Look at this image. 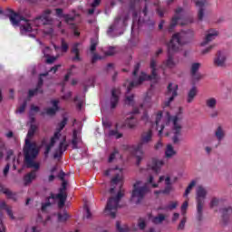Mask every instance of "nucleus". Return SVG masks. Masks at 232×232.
<instances>
[{
  "instance_id": "f8f14e48",
  "label": "nucleus",
  "mask_w": 232,
  "mask_h": 232,
  "mask_svg": "<svg viewBox=\"0 0 232 232\" xmlns=\"http://www.w3.org/2000/svg\"><path fill=\"white\" fill-rule=\"evenodd\" d=\"M50 198H52L53 200H55L56 198H58V200L62 202H66V198H68V196L66 195V193L63 192V190H59V193L56 195L53 193H51V196L47 198V201L42 204L43 212L46 211V208L52 206V203L50 202Z\"/></svg>"
},
{
  "instance_id": "b1692460",
  "label": "nucleus",
  "mask_w": 232,
  "mask_h": 232,
  "mask_svg": "<svg viewBox=\"0 0 232 232\" xmlns=\"http://www.w3.org/2000/svg\"><path fill=\"white\" fill-rule=\"evenodd\" d=\"M162 166H164L163 160H157V159L152 160V167H151L152 171L159 173Z\"/></svg>"
},
{
  "instance_id": "f3484780",
  "label": "nucleus",
  "mask_w": 232,
  "mask_h": 232,
  "mask_svg": "<svg viewBox=\"0 0 232 232\" xmlns=\"http://www.w3.org/2000/svg\"><path fill=\"white\" fill-rule=\"evenodd\" d=\"M68 150V144H66V137L60 142L58 150L55 151L53 157L54 159H59Z\"/></svg>"
},
{
  "instance_id": "393cba45",
  "label": "nucleus",
  "mask_w": 232,
  "mask_h": 232,
  "mask_svg": "<svg viewBox=\"0 0 232 232\" xmlns=\"http://www.w3.org/2000/svg\"><path fill=\"white\" fill-rule=\"evenodd\" d=\"M220 212L222 213V219L224 224H227V220H229V216L232 215V208L230 207L224 208L220 209Z\"/></svg>"
},
{
  "instance_id": "774afa93",
  "label": "nucleus",
  "mask_w": 232,
  "mask_h": 232,
  "mask_svg": "<svg viewBox=\"0 0 232 232\" xmlns=\"http://www.w3.org/2000/svg\"><path fill=\"white\" fill-rule=\"evenodd\" d=\"M61 64H56L52 67L49 72H53V73H57V71L59 70V68H61Z\"/></svg>"
},
{
  "instance_id": "72a5a7b5",
  "label": "nucleus",
  "mask_w": 232,
  "mask_h": 232,
  "mask_svg": "<svg viewBox=\"0 0 232 232\" xmlns=\"http://www.w3.org/2000/svg\"><path fill=\"white\" fill-rule=\"evenodd\" d=\"M55 113H57V109H53V108H46L45 109V112L44 111H42L40 113V115L42 117H44V115H50L51 117L55 115Z\"/></svg>"
},
{
  "instance_id": "de8ad7c7",
  "label": "nucleus",
  "mask_w": 232,
  "mask_h": 232,
  "mask_svg": "<svg viewBox=\"0 0 232 232\" xmlns=\"http://www.w3.org/2000/svg\"><path fill=\"white\" fill-rule=\"evenodd\" d=\"M117 155H119V150L114 149L113 151L109 156L108 162H110V163L113 162V160H115V157H117Z\"/></svg>"
},
{
  "instance_id": "cd10ccee",
  "label": "nucleus",
  "mask_w": 232,
  "mask_h": 232,
  "mask_svg": "<svg viewBox=\"0 0 232 232\" xmlns=\"http://www.w3.org/2000/svg\"><path fill=\"white\" fill-rule=\"evenodd\" d=\"M0 191L6 195L7 198H11L12 200H16L15 193L12 192L10 189L5 188V186L0 185Z\"/></svg>"
},
{
  "instance_id": "a19ab883",
  "label": "nucleus",
  "mask_w": 232,
  "mask_h": 232,
  "mask_svg": "<svg viewBox=\"0 0 232 232\" xmlns=\"http://www.w3.org/2000/svg\"><path fill=\"white\" fill-rule=\"evenodd\" d=\"M46 75H48V73L40 74V77L38 79V82L36 84V88H38V90H43V84H44V81L43 80V77H46Z\"/></svg>"
},
{
  "instance_id": "c756f323",
  "label": "nucleus",
  "mask_w": 232,
  "mask_h": 232,
  "mask_svg": "<svg viewBox=\"0 0 232 232\" xmlns=\"http://www.w3.org/2000/svg\"><path fill=\"white\" fill-rule=\"evenodd\" d=\"M50 50V47H45V49L43 51V53L44 57H46V63L47 64H53L55 63V60L57 59V56H50L49 54H46V52Z\"/></svg>"
},
{
  "instance_id": "412c9836",
  "label": "nucleus",
  "mask_w": 232,
  "mask_h": 232,
  "mask_svg": "<svg viewBox=\"0 0 232 232\" xmlns=\"http://www.w3.org/2000/svg\"><path fill=\"white\" fill-rule=\"evenodd\" d=\"M217 35H218V33L213 29L209 31V33L206 35L204 42L201 43V46H206L208 43H211Z\"/></svg>"
},
{
  "instance_id": "ddd939ff",
  "label": "nucleus",
  "mask_w": 232,
  "mask_h": 232,
  "mask_svg": "<svg viewBox=\"0 0 232 232\" xmlns=\"http://www.w3.org/2000/svg\"><path fill=\"white\" fill-rule=\"evenodd\" d=\"M226 61H227L226 53L222 51H218L214 57L213 64L218 68H224V66H226Z\"/></svg>"
},
{
  "instance_id": "a211bd4d",
  "label": "nucleus",
  "mask_w": 232,
  "mask_h": 232,
  "mask_svg": "<svg viewBox=\"0 0 232 232\" xmlns=\"http://www.w3.org/2000/svg\"><path fill=\"white\" fill-rule=\"evenodd\" d=\"M207 0H198L195 2L196 6L199 8L198 12V21H203L204 19V6H206Z\"/></svg>"
},
{
  "instance_id": "ea45409f",
  "label": "nucleus",
  "mask_w": 232,
  "mask_h": 232,
  "mask_svg": "<svg viewBox=\"0 0 232 232\" xmlns=\"http://www.w3.org/2000/svg\"><path fill=\"white\" fill-rule=\"evenodd\" d=\"M109 136L115 137L116 139H121L122 133H120L119 130H117V124H116V130H111L109 131Z\"/></svg>"
},
{
  "instance_id": "4be33fe9",
  "label": "nucleus",
  "mask_w": 232,
  "mask_h": 232,
  "mask_svg": "<svg viewBox=\"0 0 232 232\" xmlns=\"http://www.w3.org/2000/svg\"><path fill=\"white\" fill-rule=\"evenodd\" d=\"M79 46H81V44L75 43L72 45V48L71 50V53L74 54V57H72V61H82L81 59V51L79 50Z\"/></svg>"
},
{
  "instance_id": "13d9d810",
  "label": "nucleus",
  "mask_w": 232,
  "mask_h": 232,
  "mask_svg": "<svg viewBox=\"0 0 232 232\" xmlns=\"http://www.w3.org/2000/svg\"><path fill=\"white\" fill-rule=\"evenodd\" d=\"M5 211H6L7 215H8V217H10V218L12 220L15 219V217H14V212L12 211V208H10V207L5 208Z\"/></svg>"
},
{
  "instance_id": "338daca9",
  "label": "nucleus",
  "mask_w": 232,
  "mask_h": 232,
  "mask_svg": "<svg viewBox=\"0 0 232 232\" xmlns=\"http://www.w3.org/2000/svg\"><path fill=\"white\" fill-rule=\"evenodd\" d=\"M105 55L107 56H111V55H115V48L111 47L106 53Z\"/></svg>"
},
{
  "instance_id": "a18cd8bd",
  "label": "nucleus",
  "mask_w": 232,
  "mask_h": 232,
  "mask_svg": "<svg viewBox=\"0 0 232 232\" xmlns=\"http://www.w3.org/2000/svg\"><path fill=\"white\" fill-rule=\"evenodd\" d=\"M26 106H28V102L24 101L23 104H21L16 110V113H24V110H26Z\"/></svg>"
},
{
  "instance_id": "2eb2a0df",
  "label": "nucleus",
  "mask_w": 232,
  "mask_h": 232,
  "mask_svg": "<svg viewBox=\"0 0 232 232\" xmlns=\"http://www.w3.org/2000/svg\"><path fill=\"white\" fill-rule=\"evenodd\" d=\"M137 113H139V109H134L132 113L130 114V117H127V119L125 120V124L128 128H130V130L135 128V126H137L139 121L136 119L135 115H137Z\"/></svg>"
},
{
  "instance_id": "79ce46f5",
  "label": "nucleus",
  "mask_w": 232,
  "mask_h": 232,
  "mask_svg": "<svg viewBox=\"0 0 232 232\" xmlns=\"http://www.w3.org/2000/svg\"><path fill=\"white\" fill-rule=\"evenodd\" d=\"M70 218V215L67 212L58 213V221L66 222Z\"/></svg>"
},
{
  "instance_id": "aec40b11",
  "label": "nucleus",
  "mask_w": 232,
  "mask_h": 232,
  "mask_svg": "<svg viewBox=\"0 0 232 232\" xmlns=\"http://www.w3.org/2000/svg\"><path fill=\"white\" fill-rule=\"evenodd\" d=\"M37 170H32L31 172L27 173L24 177V186H28V184H32V181L35 180V179H37Z\"/></svg>"
},
{
  "instance_id": "e433bc0d",
  "label": "nucleus",
  "mask_w": 232,
  "mask_h": 232,
  "mask_svg": "<svg viewBox=\"0 0 232 232\" xmlns=\"http://www.w3.org/2000/svg\"><path fill=\"white\" fill-rule=\"evenodd\" d=\"M35 131H37V126L36 125H31L30 129L27 132V138L26 139H32V137H34L35 135Z\"/></svg>"
},
{
  "instance_id": "5fc2aeb1",
  "label": "nucleus",
  "mask_w": 232,
  "mask_h": 232,
  "mask_svg": "<svg viewBox=\"0 0 232 232\" xmlns=\"http://www.w3.org/2000/svg\"><path fill=\"white\" fill-rule=\"evenodd\" d=\"M71 24V30H73V34L75 37H79L81 35V33L77 30V25L75 24Z\"/></svg>"
},
{
  "instance_id": "2f4dec72",
  "label": "nucleus",
  "mask_w": 232,
  "mask_h": 232,
  "mask_svg": "<svg viewBox=\"0 0 232 232\" xmlns=\"http://www.w3.org/2000/svg\"><path fill=\"white\" fill-rule=\"evenodd\" d=\"M206 106L209 110H215L217 108V100L213 97L207 99Z\"/></svg>"
},
{
  "instance_id": "6e6d98bb",
  "label": "nucleus",
  "mask_w": 232,
  "mask_h": 232,
  "mask_svg": "<svg viewBox=\"0 0 232 232\" xmlns=\"http://www.w3.org/2000/svg\"><path fill=\"white\" fill-rule=\"evenodd\" d=\"M116 229H117V231H119V232H128V227H121V222H120V221H117V222H116Z\"/></svg>"
},
{
  "instance_id": "9d476101",
  "label": "nucleus",
  "mask_w": 232,
  "mask_h": 232,
  "mask_svg": "<svg viewBox=\"0 0 232 232\" xmlns=\"http://www.w3.org/2000/svg\"><path fill=\"white\" fill-rule=\"evenodd\" d=\"M168 47V56L167 60L162 63L161 68L164 66L165 68H169L170 70L177 66V62L173 59V53L179 52L176 46H173L171 44L167 45Z\"/></svg>"
},
{
  "instance_id": "680f3d73",
  "label": "nucleus",
  "mask_w": 232,
  "mask_h": 232,
  "mask_svg": "<svg viewBox=\"0 0 232 232\" xmlns=\"http://www.w3.org/2000/svg\"><path fill=\"white\" fill-rule=\"evenodd\" d=\"M218 202H219L218 198H213L210 202V208H215V207L218 206Z\"/></svg>"
},
{
  "instance_id": "1a4fd4ad",
  "label": "nucleus",
  "mask_w": 232,
  "mask_h": 232,
  "mask_svg": "<svg viewBox=\"0 0 232 232\" xmlns=\"http://www.w3.org/2000/svg\"><path fill=\"white\" fill-rule=\"evenodd\" d=\"M124 197L121 191L117 193V196L114 198H110L107 201V205L105 207V213H109L111 218H115L117 217V209L119 208V202H121V198Z\"/></svg>"
},
{
  "instance_id": "f03ea898",
  "label": "nucleus",
  "mask_w": 232,
  "mask_h": 232,
  "mask_svg": "<svg viewBox=\"0 0 232 232\" xmlns=\"http://www.w3.org/2000/svg\"><path fill=\"white\" fill-rule=\"evenodd\" d=\"M150 68L151 70V74H147L146 72H142L141 74L137 79V74L140 70V64L138 63L134 65V70L132 72V75L134 77V81L130 83L127 88V93H130L135 86H140L144 81H156L157 79V61L155 59L150 60Z\"/></svg>"
},
{
  "instance_id": "7c9ffc66",
  "label": "nucleus",
  "mask_w": 232,
  "mask_h": 232,
  "mask_svg": "<svg viewBox=\"0 0 232 232\" xmlns=\"http://www.w3.org/2000/svg\"><path fill=\"white\" fill-rule=\"evenodd\" d=\"M140 0H127V5L130 10L133 12V15H137V12H135V6L139 5Z\"/></svg>"
},
{
  "instance_id": "a878e982",
  "label": "nucleus",
  "mask_w": 232,
  "mask_h": 232,
  "mask_svg": "<svg viewBox=\"0 0 232 232\" xmlns=\"http://www.w3.org/2000/svg\"><path fill=\"white\" fill-rule=\"evenodd\" d=\"M177 155V150L173 148V145L168 144L165 150V159H173Z\"/></svg>"
},
{
  "instance_id": "49530a36",
  "label": "nucleus",
  "mask_w": 232,
  "mask_h": 232,
  "mask_svg": "<svg viewBox=\"0 0 232 232\" xmlns=\"http://www.w3.org/2000/svg\"><path fill=\"white\" fill-rule=\"evenodd\" d=\"M55 10V15L56 17H58L59 19H63L64 15H66L64 14V10H63V8H56Z\"/></svg>"
},
{
  "instance_id": "69168bd1",
  "label": "nucleus",
  "mask_w": 232,
  "mask_h": 232,
  "mask_svg": "<svg viewBox=\"0 0 232 232\" xmlns=\"http://www.w3.org/2000/svg\"><path fill=\"white\" fill-rule=\"evenodd\" d=\"M84 209L86 211V218H92V212L90 211L88 205H84Z\"/></svg>"
},
{
  "instance_id": "0eeeda50",
  "label": "nucleus",
  "mask_w": 232,
  "mask_h": 232,
  "mask_svg": "<svg viewBox=\"0 0 232 232\" xmlns=\"http://www.w3.org/2000/svg\"><path fill=\"white\" fill-rule=\"evenodd\" d=\"M208 195V191L204 187L199 186L196 191V201H197V220L200 222L202 220V210L204 209V203L206 202V197Z\"/></svg>"
},
{
  "instance_id": "0e129e2a",
  "label": "nucleus",
  "mask_w": 232,
  "mask_h": 232,
  "mask_svg": "<svg viewBox=\"0 0 232 232\" xmlns=\"http://www.w3.org/2000/svg\"><path fill=\"white\" fill-rule=\"evenodd\" d=\"M188 203L185 201L181 206V213L182 215H186V209H188Z\"/></svg>"
},
{
  "instance_id": "423d86ee",
  "label": "nucleus",
  "mask_w": 232,
  "mask_h": 232,
  "mask_svg": "<svg viewBox=\"0 0 232 232\" xmlns=\"http://www.w3.org/2000/svg\"><path fill=\"white\" fill-rule=\"evenodd\" d=\"M151 189L148 183H145L143 186H140V181H136L133 185V189L131 192V199L135 200L136 204H140L144 200L146 195L150 193Z\"/></svg>"
},
{
  "instance_id": "20e7f679",
  "label": "nucleus",
  "mask_w": 232,
  "mask_h": 232,
  "mask_svg": "<svg viewBox=\"0 0 232 232\" xmlns=\"http://www.w3.org/2000/svg\"><path fill=\"white\" fill-rule=\"evenodd\" d=\"M153 139V130H149L147 131H144L141 133L140 142L137 145H133L130 148V151L134 157H136V164L137 166L140 165V162H142V157L144 155V152L142 151V148H144V145L150 144Z\"/></svg>"
},
{
  "instance_id": "052dcab7",
  "label": "nucleus",
  "mask_w": 232,
  "mask_h": 232,
  "mask_svg": "<svg viewBox=\"0 0 232 232\" xmlns=\"http://www.w3.org/2000/svg\"><path fill=\"white\" fill-rule=\"evenodd\" d=\"M135 98V95L131 94L130 96H126L125 102H128V104H133V99Z\"/></svg>"
},
{
  "instance_id": "bf43d9fd",
  "label": "nucleus",
  "mask_w": 232,
  "mask_h": 232,
  "mask_svg": "<svg viewBox=\"0 0 232 232\" xmlns=\"http://www.w3.org/2000/svg\"><path fill=\"white\" fill-rule=\"evenodd\" d=\"M186 217H184L182 219H181V221H180V223H179V225L178 226V229L179 230V231H182V229H184V227H185V226H186Z\"/></svg>"
},
{
  "instance_id": "c03bdc74",
  "label": "nucleus",
  "mask_w": 232,
  "mask_h": 232,
  "mask_svg": "<svg viewBox=\"0 0 232 232\" xmlns=\"http://www.w3.org/2000/svg\"><path fill=\"white\" fill-rule=\"evenodd\" d=\"M97 40L92 38L91 39V46H90V50L92 53H95V50H97Z\"/></svg>"
},
{
  "instance_id": "c9c22d12",
  "label": "nucleus",
  "mask_w": 232,
  "mask_h": 232,
  "mask_svg": "<svg viewBox=\"0 0 232 232\" xmlns=\"http://www.w3.org/2000/svg\"><path fill=\"white\" fill-rule=\"evenodd\" d=\"M146 226H148L146 224V219H144V218H140L138 219V224H137V227H139V229H140V231H144L146 229Z\"/></svg>"
},
{
  "instance_id": "6ab92c4d",
  "label": "nucleus",
  "mask_w": 232,
  "mask_h": 232,
  "mask_svg": "<svg viewBox=\"0 0 232 232\" xmlns=\"http://www.w3.org/2000/svg\"><path fill=\"white\" fill-rule=\"evenodd\" d=\"M182 7H178L176 9V15L171 19L170 24L169 26V32H173V29L175 28V26H177V24H179V21H180V17L178 16L179 14H181L182 12Z\"/></svg>"
},
{
  "instance_id": "864d4df0",
  "label": "nucleus",
  "mask_w": 232,
  "mask_h": 232,
  "mask_svg": "<svg viewBox=\"0 0 232 232\" xmlns=\"http://www.w3.org/2000/svg\"><path fill=\"white\" fill-rule=\"evenodd\" d=\"M102 60V56L93 53H92V63L95 64V63H97V61H101Z\"/></svg>"
},
{
  "instance_id": "7ed1b4c3",
  "label": "nucleus",
  "mask_w": 232,
  "mask_h": 232,
  "mask_svg": "<svg viewBox=\"0 0 232 232\" xmlns=\"http://www.w3.org/2000/svg\"><path fill=\"white\" fill-rule=\"evenodd\" d=\"M24 162L27 168H34V169H39L41 165L34 161L39 155V149L37 143L33 142L30 139H25V144L24 146Z\"/></svg>"
},
{
  "instance_id": "58836bf2",
  "label": "nucleus",
  "mask_w": 232,
  "mask_h": 232,
  "mask_svg": "<svg viewBox=\"0 0 232 232\" xmlns=\"http://www.w3.org/2000/svg\"><path fill=\"white\" fill-rule=\"evenodd\" d=\"M216 137L218 140V142H220V140H222L224 139V130H222V127H218L217 130H216Z\"/></svg>"
},
{
  "instance_id": "e2e57ef3",
  "label": "nucleus",
  "mask_w": 232,
  "mask_h": 232,
  "mask_svg": "<svg viewBox=\"0 0 232 232\" xmlns=\"http://www.w3.org/2000/svg\"><path fill=\"white\" fill-rule=\"evenodd\" d=\"M121 182V176L117 174L114 178L111 179V184H119Z\"/></svg>"
},
{
  "instance_id": "3c124183",
  "label": "nucleus",
  "mask_w": 232,
  "mask_h": 232,
  "mask_svg": "<svg viewBox=\"0 0 232 232\" xmlns=\"http://www.w3.org/2000/svg\"><path fill=\"white\" fill-rule=\"evenodd\" d=\"M172 190H173V186L166 185L165 188L163 190H161V193L163 195H169V193H171Z\"/></svg>"
},
{
  "instance_id": "f704fd0d",
  "label": "nucleus",
  "mask_w": 232,
  "mask_h": 232,
  "mask_svg": "<svg viewBox=\"0 0 232 232\" xmlns=\"http://www.w3.org/2000/svg\"><path fill=\"white\" fill-rule=\"evenodd\" d=\"M164 220H166V216H164V214H160L157 217H154L152 218V223L153 224H162V222H164Z\"/></svg>"
},
{
  "instance_id": "39448f33",
  "label": "nucleus",
  "mask_w": 232,
  "mask_h": 232,
  "mask_svg": "<svg viewBox=\"0 0 232 232\" xmlns=\"http://www.w3.org/2000/svg\"><path fill=\"white\" fill-rule=\"evenodd\" d=\"M195 37V32L192 29H188L187 31H181L172 35V38L169 44L175 46L179 51L180 46L189 44L193 38Z\"/></svg>"
},
{
  "instance_id": "c85d7f7f",
  "label": "nucleus",
  "mask_w": 232,
  "mask_h": 232,
  "mask_svg": "<svg viewBox=\"0 0 232 232\" xmlns=\"http://www.w3.org/2000/svg\"><path fill=\"white\" fill-rule=\"evenodd\" d=\"M79 142H81V138L77 136V131L73 130L72 140V150H79V146H78Z\"/></svg>"
},
{
  "instance_id": "9b49d317",
  "label": "nucleus",
  "mask_w": 232,
  "mask_h": 232,
  "mask_svg": "<svg viewBox=\"0 0 232 232\" xmlns=\"http://www.w3.org/2000/svg\"><path fill=\"white\" fill-rule=\"evenodd\" d=\"M179 90V85L175 84L173 85V83H169L168 87H167V92L166 95H171L168 101H165L163 103L164 108H169V106H170L171 102H173V101H175V97H177V95H179L178 92Z\"/></svg>"
},
{
  "instance_id": "5701e85b",
  "label": "nucleus",
  "mask_w": 232,
  "mask_h": 232,
  "mask_svg": "<svg viewBox=\"0 0 232 232\" xmlns=\"http://www.w3.org/2000/svg\"><path fill=\"white\" fill-rule=\"evenodd\" d=\"M117 104H119V95H117V90H111V110H115L117 108Z\"/></svg>"
},
{
  "instance_id": "09e8293b",
  "label": "nucleus",
  "mask_w": 232,
  "mask_h": 232,
  "mask_svg": "<svg viewBox=\"0 0 232 232\" xmlns=\"http://www.w3.org/2000/svg\"><path fill=\"white\" fill-rule=\"evenodd\" d=\"M61 134L59 132H54L53 137L51 138V142L49 143L51 146H55V142L59 140Z\"/></svg>"
},
{
  "instance_id": "4d7b16f0",
  "label": "nucleus",
  "mask_w": 232,
  "mask_h": 232,
  "mask_svg": "<svg viewBox=\"0 0 232 232\" xmlns=\"http://www.w3.org/2000/svg\"><path fill=\"white\" fill-rule=\"evenodd\" d=\"M179 206V203L177 201H172L169 206H167V209H169L170 211L173 209H176Z\"/></svg>"
},
{
  "instance_id": "37998d69",
  "label": "nucleus",
  "mask_w": 232,
  "mask_h": 232,
  "mask_svg": "<svg viewBox=\"0 0 232 232\" xmlns=\"http://www.w3.org/2000/svg\"><path fill=\"white\" fill-rule=\"evenodd\" d=\"M195 184H197V182L195 180H192L189 183V185L187 187V188L185 190L184 197H188V195H189V193H191V189H193V188H195Z\"/></svg>"
},
{
  "instance_id": "473e14b6",
  "label": "nucleus",
  "mask_w": 232,
  "mask_h": 232,
  "mask_svg": "<svg viewBox=\"0 0 232 232\" xmlns=\"http://www.w3.org/2000/svg\"><path fill=\"white\" fill-rule=\"evenodd\" d=\"M68 124V118H63V121L58 124V128L56 129L55 133H58V135H61V131L64 130V127Z\"/></svg>"
},
{
  "instance_id": "6e6552de",
  "label": "nucleus",
  "mask_w": 232,
  "mask_h": 232,
  "mask_svg": "<svg viewBox=\"0 0 232 232\" xmlns=\"http://www.w3.org/2000/svg\"><path fill=\"white\" fill-rule=\"evenodd\" d=\"M171 121L173 123L172 141H173V144H179V142H180V135H182V126L180 124H179V117L178 116L171 117L169 115V112H167L166 126H168L171 122Z\"/></svg>"
},
{
  "instance_id": "4468645a",
  "label": "nucleus",
  "mask_w": 232,
  "mask_h": 232,
  "mask_svg": "<svg viewBox=\"0 0 232 232\" xmlns=\"http://www.w3.org/2000/svg\"><path fill=\"white\" fill-rule=\"evenodd\" d=\"M198 70H200L199 63H194L191 64L190 75H191L194 82H197V81H200V79H202V74H200V72H198Z\"/></svg>"
},
{
  "instance_id": "dca6fc26",
  "label": "nucleus",
  "mask_w": 232,
  "mask_h": 232,
  "mask_svg": "<svg viewBox=\"0 0 232 232\" xmlns=\"http://www.w3.org/2000/svg\"><path fill=\"white\" fill-rule=\"evenodd\" d=\"M160 121H162V111H159L156 114V121L155 123L152 126H155L156 130H159V137H162V131H164V128H166V125L160 124ZM160 126V130H159Z\"/></svg>"
},
{
  "instance_id": "4c0bfd02",
  "label": "nucleus",
  "mask_w": 232,
  "mask_h": 232,
  "mask_svg": "<svg viewBox=\"0 0 232 232\" xmlns=\"http://www.w3.org/2000/svg\"><path fill=\"white\" fill-rule=\"evenodd\" d=\"M38 93H44V90H39V88L29 90L28 92V97L29 99H32L34 95H37Z\"/></svg>"
},
{
  "instance_id": "603ef678",
  "label": "nucleus",
  "mask_w": 232,
  "mask_h": 232,
  "mask_svg": "<svg viewBox=\"0 0 232 232\" xmlns=\"http://www.w3.org/2000/svg\"><path fill=\"white\" fill-rule=\"evenodd\" d=\"M68 48L69 45L66 43V41H64V39H62V45H61V50L63 53H66V52H68Z\"/></svg>"
},
{
  "instance_id": "8fccbe9b",
  "label": "nucleus",
  "mask_w": 232,
  "mask_h": 232,
  "mask_svg": "<svg viewBox=\"0 0 232 232\" xmlns=\"http://www.w3.org/2000/svg\"><path fill=\"white\" fill-rule=\"evenodd\" d=\"M63 19H64V22H65L67 24H70V23H73V21H75V16H72V15L66 14L63 16Z\"/></svg>"
},
{
  "instance_id": "bb28decb",
  "label": "nucleus",
  "mask_w": 232,
  "mask_h": 232,
  "mask_svg": "<svg viewBox=\"0 0 232 232\" xmlns=\"http://www.w3.org/2000/svg\"><path fill=\"white\" fill-rule=\"evenodd\" d=\"M198 92V91L197 90V87L193 86L188 92V96H187V102L188 104H191V102H193V101H195V97H197V93Z\"/></svg>"
},
{
  "instance_id": "f257e3e1",
  "label": "nucleus",
  "mask_w": 232,
  "mask_h": 232,
  "mask_svg": "<svg viewBox=\"0 0 232 232\" xmlns=\"http://www.w3.org/2000/svg\"><path fill=\"white\" fill-rule=\"evenodd\" d=\"M5 12L11 24L14 27H20V34L22 35L34 32V26L39 28V26L53 24V18L50 16L52 15L51 9H45L41 15L36 16L33 20L24 18L21 12H15L11 8H7Z\"/></svg>"
}]
</instances>
